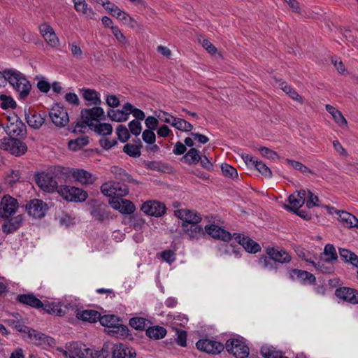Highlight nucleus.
Listing matches in <instances>:
<instances>
[{"label": "nucleus", "instance_id": "obj_1", "mask_svg": "<svg viewBox=\"0 0 358 358\" xmlns=\"http://www.w3.org/2000/svg\"><path fill=\"white\" fill-rule=\"evenodd\" d=\"M3 77L19 93L20 99H25L28 96L31 89V85L21 73L13 70H5L3 71Z\"/></svg>", "mask_w": 358, "mask_h": 358}, {"label": "nucleus", "instance_id": "obj_2", "mask_svg": "<svg viewBox=\"0 0 358 358\" xmlns=\"http://www.w3.org/2000/svg\"><path fill=\"white\" fill-rule=\"evenodd\" d=\"M58 194L65 200L73 202L85 201L88 194L83 189L70 185H60L56 190Z\"/></svg>", "mask_w": 358, "mask_h": 358}, {"label": "nucleus", "instance_id": "obj_3", "mask_svg": "<svg viewBox=\"0 0 358 358\" xmlns=\"http://www.w3.org/2000/svg\"><path fill=\"white\" fill-rule=\"evenodd\" d=\"M0 149L19 157L27 151V146L20 139L13 137H4L0 140Z\"/></svg>", "mask_w": 358, "mask_h": 358}, {"label": "nucleus", "instance_id": "obj_4", "mask_svg": "<svg viewBox=\"0 0 358 358\" xmlns=\"http://www.w3.org/2000/svg\"><path fill=\"white\" fill-rule=\"evenodd\" d=\"M224 348L236 358H247L249 355V348L240 338L228 339Z\"/></svg>", "mask_w": 358, "mask_h": 358}, {"label": "nucleus", "instance_id": "obj_5", "mask_svg": "<svg viewBox=\"0 0 358 358\" xmlns=\"http://www.w3.org/2000/svg\"><path fill=\"white\" fill-rule=\"evenodd\" d=\"M36 184L46 192H54L58 188L57 182L51 173L41 172L34 175Z\"/></svg>", "mask_w": 358, "mask_h": 358}, {"label": "nucleus", "instance_id": "obj_6", "mask_svg": "<svg viewBox=\"0 0 358 358\" xmlns=\"http://www.w3.org/2000/svg\"><path fill=\"white\" fill-rule=\"evenodd\" d=\"M52 123L57 127H64L69 122V117L65 108L56 103L49 111Z\"/></svg>", "mask_w": 358, "mask_h": 358}, {"label": "nucleus", "instance_id": "obj_7", "mask_svg": "<svg viewBox=\"0 0 358 358\" xmlns=\"http://www.w3.org/2000/svg\"><path fill=\"white\" fill-rule=\"evenodd\" d=\"M90 204V213L94 220L102 222L110 219V212L106 204L96 200H91Z\"/></svg>", "mask_w": 358, "mask_h": 358}, {"label": "nucleus", "instance_id": "obj_8", "mask_svg": "<svg viewBox=\"0 0 358 358\" xmlns=\"http://www.w3.org/2000/svg\"><path fill=\"white\" fill-rule=\"evenodd\" d=\"M25 208L30 216L39 219L43 217L49 209L45 202L38 199L31 200L27 203Z\"/></svg>", "mask_w": 358, "mask_h": 358}, {"label": "nucleus", "instance_id": "obj_9", "mask_svg": "<svg viewBox=\"0 0 358 358\" xmlns=\"http://www.w3.org/2000/svg\"><path fill=\"white\" fill-rule=\"evenodd\" d=\"M243 239V241L241 245L242 247H239L238 249H236L232 245H227L225 252L229 255L234 254L236 257H238L240 249H244L246 252L250 253H257L261 250L260 245L250 237L246 236L245 238Z\"/></svg>", "mask_w": 358, "mask_h": 358}, {"label": "nucleus", "instance_id": "obj_10", "mask_svg": "<svg viewBox=\"0 0 358 358\" xmlns=\"http://www.w3.org/2000/svg\"><path fill=\"white\" fill-rule=\"evenodd\" d=\"M18 208L17 200L9 195L4 196L0 202V217L10 218Z\"/></svg>", "mask_w": 358, "mask_h": 358}, {"label": "nucleus", "instance_id": "obj_11", "mask_svg": "<svg viewBox=\"0 0 358 358\" xmlns=\"http://www.w3.org/2000/svg\"><path fill=\"white\" fill-rule=\"evenodd\" d=\"M80 117L84 120V124H90L92 120L99 122L104 120L106 116L104 115L103 109L99 106H95L92 108H83L80 111Z\"/></svg>", "mask_w": 358, "mask_h": 358}, {"label": "nucleus", "instance_id": "obj_12", "mask_svg": "<svg viewBox=\"0 0 358 358\" xmlns=\"http://www.w3.org/2000/svg\"><path fill=\"white\" fill-rule=\"evenodd\" d=\"M110 355L111 358H136V350L122 343H110Z\"/></svg>", "mask_w": 358, "mask_h": 358}, {"label": "nucleus", "instance_id": "obj_13", "mask_svg": "<svg viewBox=\"0 0 358 358\" xmlns=\"http://www.w3.org/2000/svg\"><path fill=\"white\" fill-rule=\"evenodd\" d=\"M196 346L199 350L213 355H217L224 349V345L222 343L209 339L198 341Z\"/></svg>", "mask_w": 358, "mask_h": 358}, {"label": "nucleus", "instance_id": "obj_14", "mask_svg": "<svg viewBox=\"0 0 358 358\" xmlns=\"http://www.w3.org/2000/svg\"><path fill=\"white\" fill-rule=\"evenodd\" d=\"M337 298L352 305L358 304V290L349 287H340L336 289Z\"/></svg>", "mask_w": 358, "mask_h": 358}, {"label": "nucleus", "instance_id": "obj_15", "mask_svg": "<svg viewBox=\"0 0 358 358\" xmlns=\"http://www.w3.org/2000/svg\"><path fill=\"white\" fill-rule=\"evenodd\" d=\"M166 208L163 203L157 201H148L141 206V210L146 215L161 217L166 213Z\"/></svg>", "mask_w": 358, "mask_h": 358}, {"label": "nucleus", "instance_id": "obj_16", "mask_svg": "<svg viewBox=\"0 0 358 358\" xmlns=\"http://www.w3.org/2000/svg\"><path fill=\"white\" fill-rule=\"evenodd\" d=\"M174 215L182 220L181 225L191 224L200 222L202 220L199 213L189 209H178L174 211Z\"/></svg>", "mask_w": 358, "mask_h": 358}, {"label": "nucleus", "instance_id": "obj_17", "mask_svg": "<svg viewBox=\"0 0 358 358\" xmlns=\"http://www.w3.org/2000/svg\"><path fill=\"white\" fill-rule=\"evenodd\" d=\"M26 335L29 341L36 345H51V343L53 342L52 338L30 327L26 333Z\"/></svg>", "mask_w": 358, "mask_h": 358}, {"label": "nucleus", "instance_id": "obj_18", "mask_svg": "<svg viewBox=\"0 0 358 358\" xmlns=\"http://www.w3.org/2000/svg\"><path fill=\"white\" fill-rule=\"evenodd\" d=\"M199 222L192 223L191 224L181 225L182 229L190 241H198L206 236L205 229L200 225Z\"/></svg>", "mask_w": 358, "mask_h": 358}, {"label": "nucleus", "instance_id": "obj_19", "mask_svg": "<svg viewBox=\"0 0 358 358\" xmlns=\"http://www.w3.org/2000/svg\"><path fill=\"white\" fill-rule=\"evenodd\" d=\"M5 130L9 137H24L27 134L26 125L20 119L8 124Z\"/></svg>", "mask_w": 358, "mask_h": 358}, {"label": "nucleus", "instance_id": "obj_20", "mask_svg": "<svg viewBox=\"0 0 358 358\" xmlns=\"http://www.w3.org/2000/svg\"><path fill=\"white\" fill-rule=\"evenodd\" d=\"M289 278L292 280H299L303 284L315 285L316 278L312 273L300 269H290L289 271Z\"/></svg>", "mask_w": 358, "mask_h": 358}, {"label": "nucleus", "instance_id": "obj_21", "mask_svg": "<svg viewBox=\"0 0 358 358\" xmlns=\"http://www.w3.org/2000/svg\"><path fill=\"white\" fill-rule=\"evenodd\" d=\"M205 232L212 238L223 241H229L232 238L229 232L215 224L206 225Z\"/></svg>", "mask_w": 358, "mask_h": 358}, {"label": "nucleus", "instance_id": "obj_22", "mask_svg": "<svg viewBox=\"0 0 358 358\" xmlns=\"http://www.w3.org/2000/svg\"><path fill=\"white\" fill-rule=\"evenodd\" d=\"M16 301L22 305L30 306L36 309L41 308V307L43 306V302L31 293L17 295L16 297Z\"/></svg>", "mask_w": 358, "mask_h": 358}, {"label": "nucleus", "instance_id": "obj_23", "mask_svg": "<svg viewBox=\"0 0 358 358\" xmlns=\"http://www.w3.org/2000/svg\"><path fill=\"white\" fill-rule=\"evenodd\" d=\"M46 115L45 113H37L36 112H31L29 109L27 113L25 110V118L29 127L34 129H39L45 122Z\"/></svg>", "mask_w": 358, "mask_h": 358}, {"label": "nucleus", "instance_id": "obj_24", "mask_svg": "<svg viewBox=\"0 0 358 358\" xmlns=\"http://www.w3.org/2000/svg\"><path fill=\"white\" fill-rule=\"evenodd\" d=\"M266 255L272 257L275 263H289L292 258L286 251L283 250H278L274 248H266Z\"/></svg>", "mask_w": 358, "mask_h": 358}, {"label": "nucleus", "instance_id": "obj_25", "mask_svg": "<svg viewBox=\"0 0 358 358\" xmlns=\"http://www.w3.org/2000/svg\"><path fill=\"white\" fill-rule=\"evenodd\" d=\"M8 219V220L2 225V230L6 234L16 231L22 226L24 220L22 215Z\"/></svg>", "mask_w": 358, "mask_h": 358}, {"label": "nucleus", "instance_id": "obj_26", "mask_svg": "<svg viewBox=\"0 0 358 358\" xmlns=\"http://www.w3.org/2000/svg\"><path fill=\"white\" fill-rule=\"evenodd\" d=\"M44 313H49L55 316H63L66 313L67 307L63 306L57 303H43V306L41 307Z\"/></svg>", "mask_w": 358, "mask_h": 358}, {"label": "nucleus", "instance_id": "obj_27", "mask_svg": "<svg viewBox=\"0 0 358 358\" xmlns=\"http://www.w3.org/2000/svg\"><path fill=\"white\" fill-rule=\"evenodd\" d=\"M336 213L339 216L340 222L345 227L358 228V219L355 215L344 210H338Z\"/></svg>", "mask_w": 358, "mask_h": 358}, {"label": "nucleus", "instance_id": "obj_28", "mask_svg": "<svg viewBox=\"0 0 358 358\" xmlns=\"http://www.w3.org/2000/svg\"><path fill=\"white\" fill-rule=\"evenodd\" d=\"M107 114L112 121L117 122H126L129 119L128 108L126 107V103L123 105L122 110L110 109Z\"/></svg>", "mask_w": 358, "mask_h": 358}, {"label": "nucleus", "instance_id": "obj_29", "mask_svg": "<svg viewBox=\"0 0 358 358\" xmlns=\"http://www.w3.org/2000/svg\"><path fill=\"white\" fill-rule=\"evenodd\" d=\"M105 9L113 17L127 22V20L134 22V20L130 17L127 13L120 10L115 4L111 3L107 6H105Z\"/></svg>", "mask_w": 358, "mask_h": 358}, {"label": "nucleus", "instance_id": "obj_30", "mask_svg": "<svg viewBox=\"0 0 358 358\" xmlns=\"http://www.w3.org/2000/svg\"><path fill=\"white\" fill-rule=\"evenodd\" d=\"M306 192L301 189L297 192L296 194H291L288 197L289 203L291 204V208H300L306 203Z\"/></svg>", "mask_w": 358, "mask_h": 358}, {"label": "nucleus", "instance_id": "obj_31", "mask_svg": "<svg viewBox=\"0 0 358 358\" xmlns=\"http://www.w3.org/2000/svg\"><path fill=\"white\" fill-rule=\"evenodd\" d=\"M72 175L76 180L85 185L92 184L96 179L91 173L84 169H76L73 171Z\"/></svg>", "mask_w": 358, "mask_h": 358}, {"label": "nucleus", "instance_id": "obj_32", "mask_svg": "<svg viewBox=\"0 0 358 358\" xmlns=\"http://www.w3.org/2000/svg\"><path fill=\"white\" fill-rule=\"evenodd\" d=\"M100 313L95 310H85L77 313L76 317L85 322H96L99 320Z\"/></svg>", "mask_w": 358, "mask_h": 358}, {"label": "nucleus", "instance_id": "obj_33", "mask_svg": "<svg viewBox=\"0 0 358 358\" xmlns=\"http://www.w3.org/2000/svg\"><path fill=\"white\" fill-rule=\"evenodd\" d=\"M82 344L73 342L70 344L69 351L75 356L79 358H87L89 355H92V350L90 348L82 349Z\"/></svg>", "mask_w": 358, "mask_h": 358}, {"label": "nucleus", "instance_id": "obj_34", "mask_svg": "<svg viewBox=\"0 0 358 358\" xmlns=\"http://www.w3.org/2000/svg\"><path fill=\"white\" fill-rule=\"evenodd\" d=\"M311 265H313L317 271L322 273L331 274L334 272V266L332 264V262H327L326 259L324 260H320L317 262H311Z\"/></svg>", "mask_w": 358, "mask_h": 358}, {"label": "nucleus", "instance_id": "obj_35", "mask_svg": "<svg viewBox=\"0 0 358 358\" xmlns=\"http://www.w3.org/2000/svg\"><path fill=\"white\" fill-rule=\"evenodd\" d=\"M166 334V329L160 326L148 327L146 329V335L155 340L163 338Z\"/></svg>", "mask_w": 358, "mask_h": 358}, {"label": "nucleus", "instance_id": "obj_36", "mask_svg": "<svg viewBox=\"0 0 358 358\" xmlns=\"http://www.w3.org/2000/svg\"><path fill=\"white\" fill-rule=\"evenodd\" d=\"M172 118L171 126L182 131H191L193 129V126L191 123L184 119L176 117L170 115Z\"/></svg>", "mask_w": 358, "mask_h": 358}, {"label": "nucleus", "instance_id": "obj_37", "mask_svg": "<svg viewBox=\"0 0 358 358\" xmlns=\"http://www.w3.org/2000/svg\"><path fill=\"white\" fill-rule=\"evenodd\" d=\"M201 159V156L199 155V151L194 148H190L182 158V160L189 165L197 164Z\"/></svg>", "mask_w": 358, "mask_h": 358}, {"label": "nucleus", "instance_id": "obj_38", "mask_svg": "<svg viewBox=\"0 0 358 358\" xmlns=\"http://www.w3.org/2000/svg\"><path fill=\"white\" fill-rule=\"evenodd\" d=\"M90 129H93L96 133L102 135H110L113 131L112 125L109 123H91L88 124Z\"/></svg>", "mask_w": 358, "mask_h": 358}, {"label": "nucleus", "instance_id": "obj_39", "mask_svg": "<svg viewBox=\"0 0 358 358\" xmlns=\"http://www.w3.org/2000/svg\"><path fill=\"white\" fill-rule=\"evenodd\" d=\"M83 92V97L85 100L91 101L92 103L95 106L101 104V99L99 96V93L96 90L89 88H84Z\"/></svg>", "mask_w": 358, "mask_h": 358}, {"label": "nucleus", "instance_id": "obj_40", "mask_svg": "<svg viewBox=\"0 0 358 358\" xmlns=\"http://www.w3.org/2000/svg\"><path fill=\"white\" fill-rule=\"evenodd\" d=\"M150 323L149 320L141 317H136L129 320V325L139 331L146 330Z\"/></svg>", "mask_w": 358, "mask_h": 358}, {"label": "nucleus", "instance_id": "obj_41", "mask_svg": "<svg viewBox=\"0 0 358 358\" xmlns=\"http://www.w3.org/2000/svg\"><path fill=\"white\" fill-rule=\"evenodd\" d=\"M140 145L127 143L123 147V152L130 157H139L141 156V148L142 144L140 139H138Z\"/></svg>", "mask_w": 358, "mask_h": 358}, {"label": "nucleus", "instance_id": "obj_42", "mask_svg": "<svg viewBox=\"0 0 358 358\" xmlns=\"http://www.w3.org/2000/svg\"><path fill=\"white\" fill-rule=\"evenodd\" d=\"M88 143V137L83 136L77 138L76 139L74 140H71L68 143V146L71 150L77 151L83 148L84 146L87 145Z\"/></svg>", "mask_w": 358, "mask_h": 358}, {"label": "nucleus", "instance_id": "obj_43", "mask_svg": "<svg viewBox=\"0 0 358 358\" xmlns=\"http://www.w3.org/2000/svg\"><path fill=\"white\" fill-rule=\"evenodd\" d=\"M23 182L21 173L18 170H13L10 174L5 178V183L10 187H13L17 182Z\"/></svg>", "mask_w": 358, "mask_h": 358}, {"label": "nucleus", "instance_id": "obj_44", "mask_svg": "<svg viewBox=\"0 0 358 358\" xmlns=\"http://www.w3.org/2000/svg\"><path fill=\"white\" fill-rule=\"evenodd\" d=\"M72 1L74 4V8L78 13L83 15L94 14L92 8L88 6L85 0H72Z\"/></svg>", "mask_w": 358, "mask_h": 358}, {"label": "nucleus", "instance_id": "obj_45", "mask_svg": "<svg viewBox=\"0 0 358 358\" xmlns=\"http://www.w3.org/2000/svg\"><path fill=\"white\" fill-rule=\"evenodd\" d=\"M6 322L13 329L25 334L29 328L24 324V322L22 320L8 319L6 320Z\"/></svg>", "mask_w": 358, "mask_h": 358}, {"label": "nucleus", "instance_id": "obj_46", "mask_svg": "<svg viewBox=\"0 0 358 358\" xmlns=\"http://www.w3.org/2000/svg\"><path fill=\"white\" fill-rule=\"evenodd\" d=\"M281 89L292 99L298 101L300 103H303V99L301 96H300L298 92L293 89L290 85H287L286 83H282L281 85Z\"/></svg>", "mask_w": 358, "mask_h": 358}, {"label": "nucleus", "instance_id": "obj_47", "mask_svg": "<svg viewBox=\"0 0 358 358\" xmlns=\"http://www.w3.org/2000/svg\"><path fill=\"white\" fill-rule=\"evenodd\" d=\"M99 321L102 326L113 329L119 319L114 315H100Z\"/></svg>", "mask_w": 358, "mask_h": 358}, {"label": "nucleus", "instance_id": "obj_48", "mask_svg": "<svg viewBox=\"0 0 358 358\" xmlns=\"http://www.w3.org/2000/svg\"><path fill=\"white\" fill-rule=\"evenodd\" d=\"M0 107L3 110L15 109L17 107V103L12 96L1 94L0 96Z\"/></svg>", "mask_w": 358, "mask_h": 358}, {"label": "nucleus", "instance_id": "obj_49", "mask_svg": "<svg viewBox=\"0 0 358 358\" xmlns=\"http://www.w3.org/2000/svg\"><path fill=\"white\" fill-rule=\"evenodd\" d=\"M322 255L326 256L327 262H333L338 259V255L334 245L328 243L324 246Z\"/></svg>", "mask_w": 358, "mask_h": 358}, {"label": "nucleus", "instance_id": "obj_50", "mask_svg": "<svg viewBox=\"0 0 358 358\" xmlns=\"http://www.w3.org/2000/svg\"><path fill=\"white\" fill-rule=\"evenodd\" d=\"M260 351L264 358H287L276 352L272 346H262Z\"/></svg>", "mask_w": 358, "mask_h": 358}, {"label": "nucleus", "instance_id": "obj_51", "mask_svg": "<svg viewBox=\"0 0 358 358\" xmlns=\"http://www.w3.org/2000/svg\"><path fill=\"white\" fill-rule=\"evenodd\" d=\"M114 197L122 198L129 193V188L127 185L119 182L113 181Z\"/></svg>", "mask_w": 358, "mask_h": 358}, {"label": "nucleus", "instance_id": "obj_52", "mask_svg": "<svg viewBox=\"0 0 358 358\" xmlns=\"http://www.w3.org/2000/svg\"><path fill=\"white\" fill-rule=\"evenodd\" d=\"M259 264L265 268H268L269 270H276L277 264L275 263L272 257L269 255L262 256L258 260Z\"/></svg>", "mask_w": 358, "mask_h": 358}, {"label": "nucleus", "instance_id": "obj_53", "mask_svg": "<svg viewBox=\"0 0 358 358\" xmlns=\"http://www.w3.org/2000/svg\"><path fill=\"white\" fill-rule=\"evenodd\" d=\"M286 162L289 165H290L293 169L299 171L302 173H310L313 174V171L310 169L308 167L301 163L300 162L295 161L293 159H286Z\"/></svg>", "mask_w": 358, "mask_h": 358}, {"label": "nucleus", "instance_id": "obj_54", "mask_svg": "<svg viewBox=\"0 0 358 358\" xmlns=\"http://www.w3.org/2000/svg\"><path fill=\"white\" fill-rule=\"evenodd\" d=\"M112 336L117 338H125L128 335L129 329L127 326L117 324L112 330L110 331Z\"/></svg>", "mask_w": 358, "mask_h": 358}, {"label": "nucleus", "instance_id": "obj_55", "mask_svg": "<svg viewBox=\"0 0 358 358\" xmlns=\"http://www.w3.org/2000/svg\"><path fill=\"white\" fill-rule=\"evenodd\" d=\"M126 107L128 108V115L132 114L133 116L136 118V120H143L145 117V113L136 107H134L131 103L127 102L126 103Z\"/></svg>", "mask_w": 358, "mask_h": 358}, {"label": "nucleus", "instance_id": "obj_56", "mask_svg": "<svg viewBox=\"0 0 358 358\" xmlns=\"http://www.w3.org/2000/svg\"><path fill=\"white\" fill-rule=\"evenodd\" d=\"M221 170L224 176L234 179L238 178L237 170L228 164H223L221 166Z\"/></svg>", "mask_w": 358, "mask_h": 358}, {"label": "nucleus", "instance_id": "obj_57", "mask_svg": "<svg viewBox=\"0 0 358 358\" xmlns=\"http://www.w3.org/2000/svg\"><path fill=\"white\" fill-rule=\"evenodd\" d=\"M116 134L117 135L118 139L122 143L127 142L130 138L129 130L124 125L122 124L117 126L116 128Z\"/></svg>", "mask_w": 358, "mask_h": 358}, {"label": "nucleus", "instance_id": "obj_58", "mask_svg": "<svg viewBox=\"0 0 358 358\" xmlns=\"http://www.w3.org/2000/svg\"><path fill=\"white\" fill-rule=\"evenodd\" d=\"M121 208H120V213L122 214H131L133 213L135 210V206L134 204L127 199H121Z\"/></svg>", "mask_w": 358, "mask_h": 358}, {"label": "nucleus", "instance_id": "obj_59", "mask_svg": "<svg viewBox=\"0 0 358 358\" xmlns=\"http://www.w3.org/2000/svg\"><path fill=\"white\" fill-rule=\"evenodd\" d=\"M254 167L264 176L271 178L272 172L271 169L262 161H255Z\"/></svg>", "mask_w": 358, "mask_h": 358}, {"label": "nucleus", "instance_id": "obj_60", "mask_svg": "<svg viewBox=\"0 0 358 358\" xmlns=\"http://www.w3.org/2000/svg\"><path fill=\"white\" fill-rule=\"evenodd\" d=\"M114 189L113 181L105 182L101 186L102 194L108 197H114Z\"/></svg>", "mask_w": 358, "mask_h": 358}, {"label": "nucleus", "instance_id": "obj_61", "mask_svg": "<svg viewBox=\"0 0 358 358\" xmlns=\"http://www.w3.org/2000/svg\"><path fill=\"white\" fill-rule=\"evenodd\" d=\"M110 343H105L103 345L102 349L100 351H96L94 355H93V352L92 351V358H107L110 355Z\"/></svg>", "mask_w": 358, "mask_h": 358}, {"label": "nucleus", "instance_id": "obj_62", "mask_svg": "<svg viewBox=\"0 0 358 358\" xmlns=\"http://www.w3.org/2000/svg\"><path fill=\"white\" fill-rule=\"evenodd\" d=\"M128 127L130 132L135 136H138L142 131L141 122L136 120H133L129 122Z\"/></svg>", "mask_w": 358, "mask_h": 358}, {"label": "nucleus", "instance_id": "obj_63", "mask_svg": "<svg viewBox=\"0 0 358 358\" xmlns=\"http://www.w3.org/2000/svg\"><path fill=\"white\" fill-rule=\"evenodd\" d=\"M111 31L120 43L124 45L127 43L126 37L117 26H111Z\"/></svg>", "mask_w": 358, "mask_h": 358}, {"label": "nucleus", "instance_id": "obj_64", "mask_svg": "<svg viewBox=\"0 0 358 358\" xmlns=\"http://www.w3.org/2000/svg\"><path fill=\"white\" fill-rule=\"evenodd\" d=\"M46 42L52 47L56 48L59 45V41L58 37L56 36L55 31L49 33L48 35L43 37Z\"/></svg>", "mask_w": 358, "mask_h": 358}]
</instances>
